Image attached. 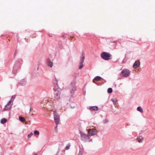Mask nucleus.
Masks as SVG:
<instances>
[{
  "instance_id": "obj_5",
  "label": "nucleus",
  "mask_w": 155,
  "mask_h": 155,
  "mask_svg": "<svg viewBox=\"0 0 155 155\" xmlns=\"http://www.w3.org/2000/svg\"><path fill=\"white\" fill-rule=\"evenodd\" d=\"M54 120L56 124L58 125L59 123L60 116L56 111H54L53 113Z\"/></svg>"
},
{
  "instance_id": "obj_7",
  "label": "nucleus",
  "mask_w": 155,
  "mask_h": 155,
  "mask_svg": "<svg viewBox=\"0 0 155 155\" xmlns=\"http://www.w3.org/2000/svg\"><path fill=\"white\" fill-rule=\"evenodd\" d=\"M97 131L94 129H89L88 131V133L91 136L96 135L97 133Z\"/></svg>"
},
{
  "instance_id": "obj_33",
  "label": "nucleus",
  "mask_w": 155,
  "mask_h": 155,
  "mask_svg": "<svg viewBox=\"0 0 155 155\" xmlns=\"http://www.w3.org/2000/svg\"><path fill=\"white\" fill-rule=\"evenodd\" d=\"M16 51H15V54H14V55H15V54H16Z\"/></svg>"
},
{
  "instance_id": "obj_16",
  "label": "nucleus",
  "mask_w": 155,
  "mask_h": 155,
  "mask_svg": "<svg viewBox=\"0 0 155 155\" xmlns=\"http://www.w3.org/2000/svg\"><path fill=\"white\" fill-rule=\"evenodd\" d=\"M102 79V78L101 77L99 76H97L94 78V80L96 81H99Z\"/></svg>"
},
{
  "instance_id": "obj_19",
  "label": "nucleus",
  "mask_w": 155,
  "mask_h": 155,
  "mask_svg": "<svg viewBox=\"0 0 155 155\" xmlns=\"http://www.w3.org/2000/svg\"><path fill=\"white\" fill-rule=\"evenodd\" d=\"M19 119L20 121L22 122H24L25 121V119L23 117H19Z\"/></svg>"
},
{
  "instance_id": "obj_12",
  "label": "nucleus",
  "mask_w": 155,
  "mask_h": 155,
  "mask_svg": "<svg viewBox=\"0 0 155 155\" xmlns=\"http://www.w3.org/2000/svg\"><path fill=\"white\" fill-rule=\"evenodd\" d=\"M12 107L11 105H9V104L6 105L3 110H10Z\"/></svg>"
},
{
  "instance_id": "obj_10",
  "label": "nucleus",
  "mask_w": 155,
  "mask_h": 155,
  "mask_svg": "<svg viewBox=\"0 0 155 155\" xmlns=\"http://www.w3.org/2000/svg\"><path fill=\"white\" fill-rule=\"evenodd\" d=\"M47 64L48 66L50 68H51L53 66V63L51 60L49 59L46 60Z\"/></svg>"
},
{
  "instance_id": "obj_23",
  "label": "nucleus",
  "mask_w": 155,
  "mask_h": 155,
  "mask_svg": "<svg viewBox=\"0 0 155 155\" xmlns=\"http://www.w3.org/2000/svg\"><path fill=\"white\" fill-rule=\"evenodd\" d=\"M7 104H9V105H11V106H12L13 105V102L12 101V100H10V101H9L8 102Z\"/></svg>"
},
{
  "instance_id": "obj_25",
  "label": "nucleus",
  "mask_w": 155,
  "mask_h": 155,
  "mask_svg": "<svg viewBox=\"0 0 155 155\" xmlns=\"http://www.w3.org/2000/svg\"><path fill=\"white\" fill-rule=\"evenodd\" d=\"M33 135V134L32 133H31L28 134V135L27 137L28 138H29L30 137H31L32 135Z\"/></svg>"
},
{
  "instance_id": "obj_21",
  "label": "nucleus",
  "mask_w": 155,
  "mask_h": 155,
  "mask_svg": "<svg viewBox=\"0 0 155 155\" xmlns=\"http://www.w3.org/2000/svg\"><path fill=\"white\" fill-rule=\"evenodd\" d=\"M113 90L111 88H109L107 90V92L109 93H111L112 92Z\"/></svg>"
},
{
  "instance_id": "obj_30",
  "label": "nucleus",
  "mask_w": 155,
  "mask_h": 155,
  "mask_svg": "<svg viewBox=\"0 0 155 155\" xmlns=\"http://www.w3.org/2000/svg\"><path fill=\"white\" fill-rule=\"evenodd\" d=\"M108 121V120L107 119H105L104 120V123H106Z\"/></svg>"
},
{
  "instance_id": "obj_11",
  "label": "nucleus",
  "mask_w": 155,
  "mask_h": 155,
  "mask_svg": "<svg viewBox=\"0 0 155 155\" xmlns=\"http://www.w3.org/2000/svg\"><path fill=\"white\" fill-rule=\"evenodd\" d=\"M140 65V62L139 61H135L133 64V67L134 68H138Z\"/></svg>"
},
{
  "instance_id": "obj_32",
  "label": "nucleus",
  "mask_w": 155,
  "mask_h": 155,
  "mask_svg": "<svg viewBox=\"0 0 155 155\" xmlns=\"http://www.w3.org/2000/svg\"><path fill=\"white\" fill-rule=\"evenodd\" d=\"M125 60V59H124L123 61H122V63H124V60Z\"/></svg>"
},
{
  "instance_id": "obj_9",
  "label": "nucleus",
  "mask_w": 155,
  "mask_h": 155,
  "mask_svg": "<svg viewBox=\"0 0 155 155\" xmlns=\"http://www.w3.org/2000/svg\"><path fill=\"white\" fill-rule=\"evenodd\" d=\"M88 109L90 110L97 111L99 110L98 107L96 106L89 107Z\"/></svg>"
},
{
  "instance_id": "obj_29",
  "label": "nucleus",
  "mask_w": 155,
  "mask_h": 155,
  "mask_svg": "<svg viewBox=\"0 0 155 155\" xmlns=\"http://www.w3.org/2000/svg\"><path fill=\"white\" fill-rule=\"evenodd\" d=\"M58 125L57 124H56V127L55 128V130L56 132H57V127H58Z\"/></svg>"
},
{
  "instance_id": "obj_17",
  "label": "nucleus",
  "mask_w": 155,
  "mask_h": 155,
  "mask_svg": "<svg viewBox=\"0 0 155 155\" xmlns=\"http://www.w3.org/2000/svg\"><path fill=\"white\" fill-rule=\"evenodd\" d=\"M137 110L142 113L143 112L142 108L140 106H139L137 107Z\"/></svg>"
},
{
  "instance_id": "obj_34",
  "label": "nucleus",
  "mask_w": 155,
  "mask_h": 155,
  "mask_svg": "<svg viewBox=\"0 0 155 155\" xmlns=\"http://www.w3.org/2000/svg\"><path fill=\"white\" fill-rule=\"evenodd\" d=\"M71 108H74V107H71Z\"/></svg>"
},
{
  "instance_id": "obj_20",
  "label": "nucleus",
  "mask_w": 155,
  "mask_h": 155,
  "mask_svg": "<svg viewBox=\"0 0 155 155\" xmlns=\"http://www.w3.org/2000/svg\"><path fill=\"white\" fill-rule=\"evenodd\" d=\"M7 120L5 118L2 119L1 121V123L2 124H4L6 122Z\"/></svg>"
},
{
  "instance_id": "obj_4",
  "label": "nucleus",
  "mask_w": 155,
  "mask_h": 155,
  "mask_svg": "<svg viewBox=\"0 0 155 155\" xmlns=\"http://www.w3.org/2000/svg\"><path fill=\"white\" fill-rule=\"evenodd\" d=\"M80 134L81 135V140L84 142L90 141L89 137L88 135H86L83 132L80 131Z\"/></svg>"
},
{
  "instance_id": "obj_6",
  "label": "nucleus",
  "mask_w": 155,
  "mask_h": 155,
  "mask_svg": "<svg viewBox=\"0 0 155 155\" xmlns=\"http://www.w3.org/2000/svg\"><path fill=\"white\" fill-rule=\"evenodd\" d=\"M120 74H122L123 76L127 77L130 75V72L128 69H123L121 71Z\"/></svg>"
},
{
  "instance_id": "obj_31",
  "label": "nucleus",
  "mask_w": 155,
  "mask_h": 155,
  "mask_svg": "<svg viewBox=\"0 0 155 155\" xmlns=\"http://www.w3.org/2000/svg\"><path fill=\"white\" fill-rule=\"evenodd\" d=\"M29 110L30 111H32L33 110V108L32 107H31L30 108Z\"/></svg>"
},
{
  "instance_id": "obj_14",
  "label": "nucleus",
  "mask_w": 155,
  "mask_h": 155,
  "mask_svg": "<svg viewBox=\"0 0 155 155\" xmlns=\"http://www.w3.org/2000/svg\"><path fill=\"white\" fill-rule=\"evenodd\" d=\"M85 59V54L84 53H83L81 57V62L80 64H83L84 62Z\"/></svg>"
},
{
  "instance_id": "obj_2",
  "label": "nucleus",
  "mask_w": 155,
  "mask_h": 155,
  "mask_svg": "<svg viewBox=\"0 0 155 155\" xmlns=\"http://www.w3.org/2000/svg\"><path fill=\"white\" fill-rule=\"evenodd\" d=\"M101 58L105 60H109L112 59L111 55L109 53L104 52L101 55Z\"/></svg>"
},
{
  "instance_id": "obj_24",
  "label": "nucleus",
  "mask_w": 155,
  "mask_h": 155,
  "mask_svg": "<svg viewBox=\"0 0 155 155\" xmlns=\"http://www.w3.org/2000/svg\"><path fill=\"white\" fill-rule=\"evenodd\" d=\"M15 95H13L12 96V97L11 98V100H12V101L13 102L14 101V99H15Z\"/></svg>"
},
{
  "instance_id": "obj_8",
  "label": "nucleus",
  "mask_w": 155,
  "mask_h": 155,
  "mask_svg": "<svg viewBox=\"0 0 155 155\" xmlns=\"http://www.w3.org/2000/svg\"><path fill=\"white\" fill-rule=\"evenodd\" d=\"M60 92L59 91L55 90L54 92V97L56 99L60 98Z\"/></svg>"
},
{
  "instance_id": "obj_26",
  "label": "nucleus",
  "mask_w": 155,
  "mask_h": 155,
  "mask_svg": "<svg viewBox=\"0 0 155 155\" xmlns=\"http://www.w3.org/2000/svg\"><path fill=\"white\" fill-rule=\"evenodd\" d=\"M80 65L79 66V69H81L83 67V64H80Z\"/></svg>"
},
{
  "instance_id": "obj_28",
  "label": "nucleus",
  "mask_w": 155,
  "mask_h": 155,
  "mask_svg": "<svg viewBox=\"0 0 155 155\" xmlns=\"http://www.w3.org/2000/svg\"><path fill=\"white\" fill-rule=\"evenodd\" d=\"M111 101H112V102H113V103L114 104H115L117 102V101H114V100L113 99H111Z\"/></svg>"
},
{
  "instance_id": "obj_13",
  "label": "nucleus",
  "mask_w": 155,
  "mask_h": 155,
  "mask_svg": "<svg viewBox=\"0 0 155 155\" xmlns=\"http://www.w3.org/2000/svg\"><path fill=\"white\" fill-rule=\"evenodd\" d=\"M26 83V81L25 79L21 80L19 82L20 84L23 86L25 85Z\"/></svg>"
},
{
  "instance_id": "obj_22",
  "label": "nucleus",
  "mask_w": 155,
  "mask_h": 155,
  "mask_svg": "<svg viewBox=\"0 0 155 155\" xmlns=\"http://www.w3.org/2000/svg\"><path fill=\"white\" fill-rule=\"evenodd\" d=\"M34 134L35 135H39V131L38 130H35L34 131Z\"/></svg>"
},
{
  "instance_id": "obj_1",
  "label": "nucleus",
  "mask_w": 155,
  "mask_h": 155,
  "mask_svg": "<svg viewBox=\"0 0 155 155\" xmlns=\"http://www.w3.org/2000/svg\"><path fill=\"white\" fill-rule=\"evenodd\" d=\"M22 63L23 61L21 59H18L15 61L12 71L13 74L15 73L17 71V70L21 68Z\"/></svg>"
},
{
  "instance_id": "obj_18",
  "label": "nucleus",
  "mask_w": 155,
  "mask_h": 155,
  "mask_svg": "<svg viewBox=\"0 0 155 155\" xmlns=\"http://www.w3.org/2000/svg\"><path fill=\"white\" fill-rule=\"evenodd\" d=\"M83 151L80 147H79V151L78 155H82Z\"/></svg>"
},
{
  "instance_id": "obj_3",
  "label": "nucleus",
  "mask_w": 155,
  "mask_h": 155,
  "mask_svg": "<svg viewBox=\"0 0 155 155\" xmlns=\"http://www.w3.org/2000/svg\"><path fill=\"white\" fill-rule=\"evenodd\" d=\"M70 88L71 90L70 93L71 96L73 97L74 95V94L75 91L76 90V84L74 81L71 83L70 86Z\"/></svg>"
},
{
  "instance_id": "obj_15",
  "label": "nucleus",
  "mask_w": 155,
  "mask_h": 155,
  "mask_svg": "<svg viewBox=\"0 0 155 155\" xmlns=\"http://www.w3.org/2000/svg\"><path fill=\"white\" fill-rule=\"evenodd\" d=\"M137 139L138 142L141 143L143 142V138L142 136H139L137 137Z\"/></svg>"
},
{
  "instance_id": "obj_27",
  "label": "nucleus",
  "mask_w": 155,
  "mask_h": 155,
  "mask_svg": "<svg viewBox=\"0 0 155 155\" xmlns=\"http://www.w3.org/2000/svg\"><path fill=\"white\" fill-rule=\"evenodd\" d=\"M70 146V144H68V145H67V146L66 147L65 149L66 150H68L69 149Z\"/></svg>"
}]
</instances>
